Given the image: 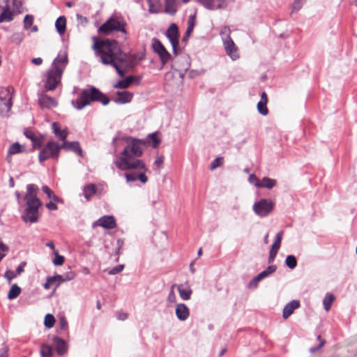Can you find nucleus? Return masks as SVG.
<instances>
[{
	"mask_svg": "<svg viewBox=\"0 0 357 357\" xmlns=\"http://www.w3.org/2000/svg\"><path fill=\"white\" fill-rule=\"evenodd\" d=\"M224 49L228 56L233 61L239 58L238 50L232 39L222 42Z\"/></svg>",
	"mask_w": 357,
	"mask_h": 357,
	"instance_id": "obj_13",
	"label": "nucleus"
},
{
	"mask_svg": "<svg viewBox=\"0 0 357 357\" xmlns=\"http://www.w3.org/2000/svg\"><path fill=\"white\" fill-rule=\"evenodd\" d=\"M24 196L25 202L24 209L22 213V220L27 223H35L38 220V210L43 203L38 197V186L35 184H28Z\"/></svg>",
	"mask_w": 357,
	"mask_h": 357,
	"instance_id": "obj_3",
	"label": "nucleus"
},
{
	"mask_svg": "<svg viewBox=\"0 0 357 357\" xmlns=\"http://www.w3.org/2000/svg\"><path fill=\"white\" fill-rule=\"evenodd\" d=\"M152 47L154 52L158 54L162 66L165 65L170 60L171 54L158 39H153Z\"/></svg>",
	"mask_w": 357,
	"mask_h": 357,
	"instance_id": "obj_11",
	"label": "nucleus"
},
{
	"mask_svg": "<svg viewBox=\"0 0 357 357\" xmlns=\"http://www.w3.org/2000/svg\"><path fill=\"white\" fill-rule=\"evenodd\" d=\"M175 314L178 320L184 321L190 316V310L185 304L178 303L176 306Z\"/></svg>",
	"mask_w": 357,
	"mask_h": 357,
	"instance_id": "obj_17",
	"label": "nucleus"
},
{
	"mask_svg": "<svg viewBox=\"0 0 357 357\" xmlns=\"http://www.w3.org/2000/svg\"><path fill=\"white\" fill-rule=\"evenodd\" d=\"M128 87H129V86L128 84V82L126 81L125 79L119 80L117 83H116L114 85V88H115V89H125Z\"/></svg>",
	"mask_w": 357,
	"mask_h": 357,
	"instance_id": "obj_50",
	"label": "nucleus"
},
{
	"mask_svg": "<svg viewBox=\"0 0 357 357\" xmlns=\"http://www.w3.org/2000/svg\"><path fill=\"white\" fill-rule=\"evenodd\" d=\"M222 159V158H219V157L214 159L210 165V167H209L210 170H211V171L214 170L217 167H220L221 165L220 161Z\"/></svg>",
	"mask_w": 357,
	"mask_h": 357,
	"instance_id": "obj_52",
	"label": "nucleus"
},
{
	"mask_svg": "<svg viewBox=\"0 0 357 357\" xmlns=\"http://www.w3.org/2000/svg\"><path fill=\"white\" fill-rule=\"evenodd\" d=\"M286 266L290 269H294L297 266V260L295 256L288 255L285 259Z\"/></svg>",
	"mask_w": 357,
	"mask_h": 357,
	"instance_id": "obj_38",
	"label": "nucleus"
},
{
	"mask_svg": "<svg viewBox=\"0 0 357 357\" xmlns=\"http://www.w3.org/2000/svg\"><path fill=\"white\" fill-rule=\"evenodd\" d=\"M325 344V340H322L320 342V343L319 344V345L317 347H311L310 349V351L311 353H314L316 352L317 351H318L321 347L324 346V344Z\"/></svg>",
	"mask_w": 357,
	"mask_h": 357,
	"instance_id": "obj_61",
	"label": "nucleus"
},
{
	"mask_svg": "<svg viewBox=\"0 0 357 357\" xmlns=\"http://www.w3.org/2000/svg\"><path fill=\"white\" fill-rule=\"evenodd\" d=\"M13 93L10 89H6L0 93V114L8 117L11 109L13 102Z\"/></svg>",
	"mask_w": 357,
	"mask_h": 357,
	"instance_id": "obj_9",
	"label": "nucleus"
},
{
	"mask_svg": "<svg viewBox=\"0 0 357 357\" xmlns=\"http://www.w3.org/2000/svg\"><path fill=\"white\" fill-rule=\"evenodd\" d=\"M282 236H283L282 231H280L277 233L275 238V241H274V242L271 246V251H275L276 252H278V250L280 248Z\"/></svg>",
	"mask_w": 357,
	"mask_h": 357,
	"instance_id": "obj_27",
	"label": "nucleus"
},
{
	"mask_svg": "<svg viewBox=\"0 0 357 357\" xmlns=\"http://www.w3.org/2000/svg\"><path fill=\"white\" fill-rule=\"evenodd\" d=\"M55 27L59 34H63L66 31V19L64 16H60L55 22Z\"/></svg>",
	"mask_w": 357,
	"mask_h": 357,
	"instance_id": "obj_25",
	"label": "nucleus"
},
{
	"mask_svg": "<svg viewBox=\"0 0 357 357\" xmlns=\"http://www.w3.org/2000/svg\"><path fill=\"white\" fill-rule=\"evenodd\" d=\"M230 34H231V29L229 26H225L221 28L220 31V35L221 36L222 42L232 39L230 36Z\"/></svg>",
	"mask_w": 357,
	"mask_h": 357,
	"instance_id": "obj_35",
	"label": "nucleus"
},
{
	"mask_svg": "<svg viewBox=\"0 0 357 357\" xmlns=\"http://www.w3.org/2000/svg\"><path fill=\"white\" fill-rule=\"evenodd\" d=\"M116 317L117 319L124 321L128 318V314L123 312L118 311L116 313Z\"/></svg>",
	"mask_w": 357,
	"mask_h": 357,
	"instance_id": "obj_55",
	"label": "nucleus"
},
{
	"mask_svg": "<svg viewBox=\"0 0 357 357\" xmlns=\"http://www.w3.org/2000/svg\"><path fill=\"white\" fill-rule=\"evenodd\" d=\"M335 301V296L332 294L327 293L324 298L323 305L326 312L331 309L333 302Z\"/></svg>",
	"mask_w": 357,
	"mask_h": 357,
	"instance_id": "obj_30",
	"label": "nucleus"
},
{
	"mask_svg": "<svg viewBox=\"0 0 357 357\" xmlns=\"http://www.w3.org/2000/svg\"><path fill=\"white\" fill-rule=\"evenodd\" d=\"M176 287L177 288L179 296L182 300L188 301L190 299L192 291L188 283L176 285Z\"/></svg>",
	"mask_w": 357,
	"mask_h": 357,
	"instance_id": "obj_21",
	"label": "nucleus"
},
{
	"mask_svg": "<svg viewBox=\"0 0 357 357\" xmlns=\"http://www.w3.org/2000/svg\"><path fill=\"white\" fill-rule=\"evenodd\" d=\"M23 151L22 146L18 142L12 144L8 150L9 155H15Z\"/></svg>",
	"mask_w": 357,
	"mask_h": 357,
	"instance_id": "obj_36",
	"label": "nucleus"
},
{
	"mask_svg": "<svg viewBox=\"0 0 357 357\" xmlns=\"http://www.w3.org/2000/svg\"><path fill=\"white\" fill-rule=\"evenodd\" d=\"M195 26V15H191L188 20V33L191 34Z\"/></svg>",
	"mask_w": 357,
	"mask_h": 357,
	"instance_id": "obj_42",
	"label": "nucleus"
},
{
	"mask_svg": "<svg viewBox=\"0 0 357 357\" xmlns=\"http://www.w3.org/2000/svg\"><path fill=\"white\" fill-rule=\"evenodd\" d=\"M31 63L33 64V65H36V66H40L43 63V59L40 58V57H38V58H33L31 59Z\"/></svg>",
	"mask_w": 357,
	"mask_h": 357,
	"instance_id": "obj_62",
	"label": "nucleus"
},
{
	"mask_svg": "<svg viewBox=\"0 0 357 357\" xmlns=\"http://www.w3.org/2000/svg\"><path fill=\"white\" fill-rule=\"evenodd\" d=\"M248 181L251 184H253L255 186H256V183H260V181H259L257 177L253 174H250L249 178H248Z\"/></svg>",
	"mask_w": 357,
	"mask_h": 357,
	"instance_id": "obj_56",
	"label": "nucleus"
},
{
	"mask_svg": "<svg viewBox=\"0 0 357 357\" xmlns=\"http://www.w3.org/2000/svg\"><path fill=\"white\" fill-rule=\"evenodd\" d=\"M68 321L65 317H61L59 319V328L61 330H65L67 328Z\"/></svg>",
	"mask_w": 357,
	"mask_h": 357,
	"instance_id": "obj_54",
	"label": "nucleus"
},
{
	"mask_svg": "<svg viewBox=\"0 0 357 357\" xmlns=\"http://www.w3.org/2000/svg\"><path fill=\"white\" fill-rule=\"evenodd\" d=\"M257 284L253 279L250 280L247 285L248 288L250 289H255L257 287Z\"/></svg>",
	"mask_w": 357,
	"mask_h": 357,
	"instance_id": "obj_63",
	"label": "nucleus"
},
{
	"mask_svg": "<svg viewBox=\"0 0 357 357\" xmlns=\"http://www.w3.org/2000/svg\"><path fill=\"white\" fill-rule=\"evenodd\" d=\"M274 207L275 203L271 199H261L253 204L252 210L257 215L264 218L268 215Z\"/></svg>",
	"mask_w": 357,
	"mask_h": 357,
	"instance_id": "obj_8",
	"label": "nucleus"
},
{
	"mask_svg": "<svg viewBox=\"0 0 357 357\" xmlns=\"http://www.w3.org/2000/svg\"><path fill=\"white\" fill-rule=\"evenodd\" d=\"M21 293V288L16 284L12 285L10 291L8 294V298L9 300H13L16 298Z\"/></svg>",
	"mask_w": 357,
	"mask_h": 357,
	"instance_id": "obj_29",
	"label": "nucleus"
},
{
	"mask_svg": "<svg viewBox=\"0 0 357 357\" xmlns=\"http://www.w3.org/2000/svg\"><path fill=\"white\" fill-rule=\"evenodd\" d=\"M306 0H294L292 3V12L299 10Z\"/></svg>",
	"mask_w": 357,
	"mask_h": 357,
	"instance_id": "obj_45",
	"label": "nucleus"
},
{
	"mask_svg": "<svg viewBox=\"0 0 357 357\" xmlns=\"http://www.w3.org/2000/svg\"><path fill=\"white\" fill-rule=\"evenodd\" d=\"M165 36L169 39L173 49V53L177 55V47L178 45V29L176 24L172 23L166 31Z\"/></svg>",
	"mask_w": 357,
	"mask_h": 357,
	"instance_id": "obj_12",
	"label": "nucleus"
},
{
	"mask_svg": "<svg viewBox=\"0 0 357 357\" xmlns=\"http://www.w3.org/2000/svg\"><path fill=\"white\" fill-rule=\"evenodd\" d=\"M300 307V302L297 300H293L288 303L284 307L282 317L284 319L289 317L294 311Z\"/></svg>",
	"mask_w": 357,
	"mask_h": 357,
	"instance_id": "obj_20",
	"label": "nucleus"
},
{
	"mask_svg": "<svg viewBox=\"0 0 357 357\" xmlns=\"http://www.w3.org/2000/svg\"><path fill=\"white\" fill-rule=\"evenodd\" d=\"M277 266L275 265H270L268 266L265 271L268 273V274L270 275L272 273H275L276 271Z\"/></svg>",
	"mask_w": 357,
	"mask_h": 357,
	"instance_id": "obj_59",
	"label": "nucleus"
},
{
	"mask_svg": "<svg viewBox=\"0 0 357 357\" xmlns=\"http://www.w3.org/2000/svg\"><path fill=\"white\" fill-rule=\"evenodd\" d=\"M53 277L54 278H56L55 279V282H58L57 284H56V287H58L61 282H66V281L70 280L73 279L74 274H72V275L70 277L68 276L66 278H63V276H61L60 275H54Z\"/></svg>",
	"mask_w": 357,
	"mask_h": 357,
	"instance_id": "obj_46",
	"label": "nucleus"
},
{
	"mask_svg": "<svg viewBox=\"0 0 357 357\" xmlns=\"http://www.w3.org/2000/svg\"><path fill=\"white\" fill-rule=\"evenodd\" d=\"M54 348L59 356L64 355L68 351V345L64 340L61 337H54L53 338Z\"/></svg>",
	"mask_w": 357,
	"mask_h": 357,
	"instance_id": "obj_19",
	"label": "nucleus"
},
{
	"mask_svg": "<svg viewBox=\"0 0 357 357\" xmlns=\"http://www.w3.org/2000/svg\"><path fill=\"white\" fill-rule=\"evenodd\" d=\"M110 66H112L115 68L119 76H121V77L124 76L125 72L121 69L120 66H122L121 63H119L118 61H115L114 63L110 64ZM123 67L124 66H123Z\"/></svg>",
	"mask_w": 357,
	"mask_h": 357,
	"instance_id": "obj_49",
	"label": "nucleus"
},
{
	"mask_svg": "<svg viewBox=\"0 0 357 357\" xmlns=\"http://www.w3.org/2000/svg\"><path fill=\"white\" fill-rule=\"evenodd\" d=\"M93 40L94 53L104 65H110L118 61L125 68H131L134 66L135 56L123 53L116 40H98L96 37H93Z\"/></svg>",
	"mask_w": 357,
	"mask_h": 357,
	"instance_id": "obj_2",
	"label": "nucleus"
},
{
	"mask_svg": "<svg viewBox=\"0 0 357 357\" xmlns=\"http://www.w3.org/2000/svg\"><path fill=\"white\" fill-rule=\"evenodd\" d=\"M40 354L41 357H52L53 354L52 349L49 345L42 344L40 346Z\"/></svg>",
	"mask_w": 357,
	"mask_h": 357,
	"instance_id": "obj_34",
	"label": "nucleus"
},
{
	"mask_svg": "<svg viewBox=\"0 0 357 357\" xmlns=\"http://www.w3.org/2000/svg\"><path fill=\"white\" fill-rule=\"evenodd\" d=\"M56 202H54V201H50V202L46 204V207L47 209L50 211H56L57 210V206L56 204Z\"/></svg>",
	"mask_w": 357,
	"mask_h": 357,
	"instance_id": "obj_57",
	"label": "nucleus"
},
{
	"mask_svg": "<svg viewBox=\"0 0 357 357\" xmlns=\"http://www.w3.org/2000/svg\"><path fill=\"white\" fill-rule=\"evenodd\" d=\"M54 259L52 261V263L55 266H61V265H63V263H64V261H65L64 257L62 256V255H60L59 254L58 250H54Z\"/></svg>",
	"mask_w": 357,
	"mask_h": 357,
	"instance_id": "obj_39",
	"label": "nucleus"
},
{
	"mask_svg": "<svg viewBox=\"0 0 357 357\" xmlns=\"http://www.w3.org/2000/svg\"><path fill=\"white\" fill-rule=\"evenodd\" d=\"M26 265V263L25 262H22L16 268V271H15V274L16 275H20L21 274L23 271H24V266Z\"/></svg>",
	"mask_w": 357,
	"mask_h": 357,
	"instance_id": "obj_58",
	"label": "nucleus"
},
{
	"mask_svg": "<svg viewBox=\"0 0 357 357\" xmlns=\"http://www.w3.org/2000/svg\"><path fill=\"white\" fill-rule=\"evenodd\" d=\"M267 102L259 101L257 103V109L259 114L263 116H266L268 113V108L266 107Z\"/></svg>",
	"mask_w": 357,
	"mask_h": 357,
	"instance_id": "obj_41",
	"label": "nucleus"
},
{
	"mask_svg": "<svg viewBox=\"0 0 357 357\" xmlns=\"http://www.w3.org/2000/svg\"><path fill=\"white\" fill-rule=\"evenodd\" d=\"M151 13H158L160 10V0H147Z\"/></svg>",
	"mask_w": 357,
	"mask_h": 357,
	"instance_id": "obj_32",
	"label": "nucleus"
},
{
	"mask_svg": "<svg viewBox=\"0 0 357 357\" xmlns=\"http://www.w3.org/2000/svg\"><path fill=\"white\" fill-rule=\"evenodd\" d=\"M134 94L132 92L123 91H117L116 96L112 98V100L116 104H126L132 101Z\"/></svg>",
	"mask_w": 357,
	"mask_h": 357,
	"instance_id": "obj_14",
	"label": "nucleus"
},
{
	"mask_svg": "<svg viewBox=\"0 0 357 357\" xmlns=\"http://www.w3.org/2000/svg\"><path fill=\"white\" fill-rule=\"evenodd\" d=\"M124 268L123 264H119L116 266L115 267L112 268L109 271V275H116L121 272Z\"/></svg>",
	"mask_w": 357,
	"mask_h": 357,
	"instance_id": "obj_51",
	"label": "nucleus"
},
{
	"mask_svg": "<svg viewBox=\"0 0 357 357\" xmlns=\"http://www.w3.org/2000/svg\"><path fill=\"white\" fill-rule=\"evenodd\" d=\"M148 137L151 141L152 146L153 148H156L159 145V144L160 143V140L158 137V135H157L156 132L149 134L148 135Z\"/></svg>",
	"mask_w": 357,
	"mask_h": 357,
	"instance_id": "obj_43",
	"label": "nucleus"
},
{
	"mask_svg": "<svg viewBox=\"0 0 357 357\" xmlns=\"http://www.w3.org/2000/svg\"><path fill=\"white\" fill-rule=\"evenodd\" d=\"M38 104L43 109H50L57 106L56 100L44 93L38 95Z\"/></svg>",
	"mask_w": 357,
	"mask_h": 357,
	"instance_id": "obj_15",
	"label": "nucleus"
},
{
	"mask_svg": "<svg viewBox=\"0 0 357 357\" xmlns=\"http://www.w3.org/2000/svg\"><path fill=\"white\" fill-rule=\"evenodd\" d=\"M68 63V55L59 54L53 61L51 68L44 75L45 91H54L61 83L63 73Z\"/></svg>",
	"mask_w": 357,
	"mask_h": 357,
	"instance_id": "obj_4",
	"label": "nucleus"
},
{
	"mask_svg": "<svg viewBox=\"0 0 357 357\" xmlns=\"http://www.w3.org/2000/svg\"><path fill=\"white\" fill-rule=\"evenodd\" d=\"M54 323H55V319L52 314H47L45 315V320H44V324L47 328H52L54 325Z\"/></svg>",
	"mask_w": 357,
	"mask_h": 357,
	"instance_id": "obj_40",
	"label": "nucleus"
},
{
	"mask_svg": "<svg viewBox=\"0 0 357 357\" xmlns=\"http://www.w3.org/2000/svg\"><path fill=\"white\" fill-rule=\"evenodd\" d=\"M276 185V181L268 177H264L260 183H256L257 188H264L267 189H272Z\"/></svg>",
	"mask_w": 357,
	"mask_h": 357,
	"instance_id": "obj_23",
	"label": "nucleus"
},
{
	"mask_svg": "<svg viewBox=\"0 0 357 357\" xmlns=\"http://www.w3.org/2000/svg\"><path fill=\"white\" fill-rule=\"evenodd\" d=\"M42 190L45 194L47 195L49 199L54 201V202H61V199L58 196H56L47 185H43L42 187Z\"/></svg>",
	"mask_w": 357,
	"mask_h": 357,
	"instance_id": "obj_28",
	"label": "nucleus"
},
{
	"mask_svg": "<svg viewBox=\"0 0 357 357\" xmlns=\"http://www.w3.org/2000/svg\"><path fill=\"white\" fill-rule=\"evenodd\" d=\"M197 1L208 10H215V9H218V8H221L220 4L215 5L214 3V0H197Z\"/></svg>",
	"mask_w": 357,
	"mask_h": 357,
	"instance_id": "obj_31",
	"label": "nucleus"
},
{
	"mask_svg": "<svg viewBox=\"0 0 357 357\" xmlns=\"http://www.w3.org/2000/svg\"><path fill=\"white\" fill-rule=\"evenodd\" d=\"M0 250L3 252H6L9 250L8 246H7L6 244H4L1 240H0Z\"/></svg>",
	"mask_w": 357,
	"mask_h": 357,
	"instance_id": "obj_64",
	"label": "nucleus"
},
{
	"mask_svg": "<svg viewBox=\"0 0 357 357\" xmlns=\"http://www.w3.org/2000/svg\"><path fill=\"white\" fill-rule=\"evenodd\" d=\"M4 276L9 282H10L16 276V274L13 271L8 270L6 271Z\"/></svg>",
	"mask_w": 357,
	"mask_h": 357,
	"instance_id": "obj_53",
	"label": "nucleus"
},
{
	"mask_svg": "<svg viewBox=\"0 0 357 357\" xmlns=\"http://www.w3.org/2000/svg\"><path fill=\"white\" fill-rule=\"evenodd\" d=\"M52 128L54 135L63 142L68 137V132L67 130H61L60 126L57 122H54Z\"/></svg>",
	"mask_w": 357,
	"mask_h": 357,
	"instance_id": "obj_22",
	"label": "nucleus"
},
{
	"mask_svg": "<svg viewBox=\"0 0 357 357\" xmlns=\"http://www.w3.org/2000/svg\"><path fill=\"white\" fill-rule=\"evenodd\" d=\"M190 67V57L187 54L179 55L172 61V68L178 71L181 76H183Z\"/></svg>",
	"mask_w": 357,
	"mask_h": 357,
	"instance_id": "obj_10",
	"label": "nucleus"
},
{
	"mask_svg": "<svg viewBox=\"0 0 357 357\" xmlns=\"http://www.w3.org/2000/svg\"><path fill=\"white\" fill-rule=\"evenodd\" d=\"M33 17L31 15H26L24 19V28L29 29L33 24Z\"/></svg>",
	"mask_w": 357,
	"mask_h": 357,
	"instance_id": "obj_44",
	"label": "nucleus"
},
{
	"mask_svg": "<svg viewBox=\"0 0 357 357\" xmlns=\"http://www.w3.org/2000/svg\"><path fill=\"white\" fill-rule=\"evenodd\" d=\"M96 193V187L94 184H89L83 188V195L87 200Z\"/></svg>",
	"mask_w": 357,
	"mask_h": 357,
	"instance_id": "obj_26",
	"label": "nucleus"
},
{
	"mask_svg": "<svg viewBox=\"0 0 357 357\" xmlns=\"http://www.w3.org/2000/svg\"><path fill=\"white\" fill-rule=\"evenodd\" d=\"M165 12L174 15L176 12V8L174 0H165Z\"/></svg>",
	"mask_w": 357,
	"mask_h": 357,
	"instance_id": "obj_33",
	"label": "nucleus"
},
{
	"mask_svg": "<svg viewBox=\"0 0 357 357\" xmlns=\"http://www.w3.org/2000/svg\"><path fill=\"white\" fill-rule=\"evenodd\" d=\"M125 21L118 17H111L98 28V33L109 35L113 31H121L126 33Z\"/></svg>",
	"mask_w": 357,
	"mask_h": 357,
	"instance_id": "obj_6",
	"label": "nucleus"
},
{
	"mask_svg": "<svg viewBox=\"0 0 357 357\" xmlns=\"http://www.w3.org/2000/svg\"><path fill=\"white\" fill-rule=\"evenodd\" d=\"M56 278H54L53 276L47 278L45 283H44V284H43L44 289H50L51 288V287L56 283L55 282Z\"/></svg>",
	"mask_w": 357,
	"mask_h": 357,
	"instance_id": "obj_47",
	"label": "nucleus"
},
{
	"mask_svg": "<svg viewBox=\"0 0 357 357\" xmlns=\"http://www.w3.org/2000/svg\"><path fill=\"white\" fill-rule=\"evenodd\" d=\"M92 102H100L103 105L109 102V98L94 86L83 89L76 100H71V104L77 110H81Z\"/></svg>",
	"mask_w": 357,
	"mask_h": 357,
	"instance_id": "obj_5",
	"label": "nucleus"
},
{
	"mask_svg": "<svg viewBox=\"0 0 357 357\" xmlns=\"http://www.w3.org/2000/svg\"><path fill=\"white\" fill-rule=\"evenodd\" d=\"M277 254H278V252H276L275 251L270 250L269 257H268V264H271L273 262Z\"/></svg>",
	"mask_w": 357,
	"mask_h": 357,
	"instance_id": "obj_60",
	"label": "nucleus"
},
{
	"mask_svg": "<svg viewBox=\"0 0 357 357\" xmlns=\"http://www.w3.org/2000/svg\"><path fill=\"white\" fill-rule=\"evenodd\" d=\"M13 19V13L10 8L6 6L3 8L1 13L0 14V22H9Z\"/></svg>",
	"mask_w": 357,
	"mask_h": 357,
	"instance_id": "obj_24",
	"label": "nucleus"
},
{
	"mask_svg": "<svg viewBox=\"0 0 357 357\" xmlns=\"http://www.w3.org/2000/svg\"><path fill=\"white\" fill-rule=\"evenodd\" d=\"M176 284H172L170 288V291L169 292L167 301L169 303V305L176 303V296L174 292V288L176 287Z\"/></svg>",
	"mask_w": 357,
	"mask_h": 357,
	"instance_id": "obj_37",
	"label": "nucleus"
},
{
	"mask_svg": "<svg viewBox=\"0 0 357 357\" xmlns=\"http://www.w3.org/2000/svg\"><path fill=\"white\" fill-rule=\"evenodd\" d=\"M60 147L61 150L63 149L67 151H72L79 156H82V150L77 142H68L65 140L62 144L60 145Z\"/></svg>",
	"mask_w": 357,
	"mask_h": 357,
	"instance_id": "obj_18",
	"label": "nucleus"
},
{
	"mask_svg": "<svg viewBox=\"0 0 357 357\" xmlns=\"http://www.w3.org/2000/svg\"><path fill=\"white\" fill-rule=\"evenodd\" d=\"M144 143L142 140L133 139L124 148L121 155L115 161L116 166L121 170H126L124 176L130 186L139 181L144 184L148 181L146 176L147 168L139 158L143 153Z\"/></svg>",
	"mask_w": 357,
	"mask_h": 357,
	"instance_id": "obj_1",
	"label": "nucleus"
},
{
	"mask_svg": "<svg viewBox=\"0 0 357 357\" xmlns=\"http://www.w3.org/2000/svg\"><path fill=\"white\" fill-rule=\"evenodd\" d=\"M61 151L60 144L54 141H49L38 155L40 162L49 159H57Z\"/></svg>",
	"mask_w": 357,
	"mask_h": 357,
	"instance_id": "obj_7",
	"label": "nucleus"
},
{
	"mask_svg": "<svg viewBox=\"0 0 357 357\" xmlns=\"http://www.w3.org/2000/svg\"><path fill=\"white\" fill-rule=\"evenodd\" d=\"M24 135L29 139H31L33 144H34V147H36V142H37V138L35 136V134L31 131V130H25L24 131Z\"/></svg>",
	"mask_w": 357,
	"mask_h": 357,
	"instance_id": "obj_48",
	"label": "nucleus"
},
{
	"mask_svg": "<svg viewBox=\"0 0 357 357\" xmlns=\"http://www.w3.org/2000/svg\"><path fill=\"white\" fill-rule=\"evenodd\" d=\"M94 225L107 229H114L116 226V220L112 215H104L100 218Z\"/></svg>",
	"mask_w": 357,
	"mask_h": 357,
	"instance_id": "obj_16",
	"label": "nucleus"
}]
</instances>
